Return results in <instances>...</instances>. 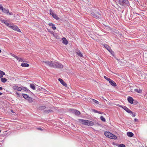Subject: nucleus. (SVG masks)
<instances>
[{
    "label": "nucleus",
    "mask_w": 147,
    "mask_h": 147,
    "mask_svg": "<svg viewBox=\"0 0 147 147\" xmlns=\"http://www.w3.org/2000/svg\"><path fill=\"white\" fill-rule=\"evenodd\" d=\"M22 89L25 91H26L27 92L29 91V92H30V90H28L26 87H23Z\"/></svg>",
    "instance_id": "nucleus-28"
},
{
    "label": "nucleus",
    "mask_w": 147,
    "mask_h": 147,
    "mask_svg": "<svg viewBox=\"0 0 147 147\" xmlns=\"http://www.w3.org/2000/svg\"><path fill=\"white\" fill-rule=\"evenodd\" d=\"M16 94L18 95L19 96H20V94L18 92H16Z\"/></svg>",
    "instance_id": "nucleus-48"
},
{
    "label": "nucleus",
    "mask_w": 147,
    "mask_h": 147,
    "mask_svg": "<svg viewBox=\"0 0 147 147\" xmlns=\"http://www.w3.org/2000/svg\"><path fill=\"white\" fill-rule=\"evenodd\" d=\"M46 108V107L45 106H42L39 107L38 109L39 110H42Z\"/></svg>",
    "instance_id": "nucleus-22"
},
{
    "label": "nucleus",
    "mask_w": 147,
    "mask_h": 147,
    "mask_svg": "<svg viewBox=\"0 0 147 147\" xmlns=\"http://www.w3.org/2000/svg\"><path fill=\"white\" fill-rule=\"evenodd\" d=\"M10 28H11L12 29L18 32H21L19 28L16 26L13 25L11 26H10Z\"/></svg>",
    "instance_id": "nucleus-9"
},
{
    "label": "nucleus",
    "mask_w": 147,
    "mask_h": 147,
    "mask_svg": "<svg viewBox=\"0 0 147 147\" xmlns=\"http://www.w3.org/2000/svg\"><path fill=\"white\" fill-rule=\"evenodd\" d=\"M42 62L45 63L47 65L51 67H52L53 62L51 61H43Z\"/></svg>",
    "instance_id": "nucleus-6"
},
{
    "label": "nucleus",
    "mask_w": 147,
    "mask_h": 147,
    "mask_svg": "<svg viewBox=\"0 0 147 147\" xmlns=\"http://www.w3.org/2000/svg\"><path fill=\"white\" fill-rule=\"evenodd\" d=\"M131 115L133 117H135L136 115L135 113H133L132 114H131Z\"/></svg>",
    "instance_id": "nucleus-45"
},
{
    "label": "nucleus",
    "mask_w": 147,
    "mask_h": 147,
    "mask_svg": "<svg viewBox=\"0 0 147 147\" xmlns=\"http://www.w3.org/2000/svg\"><path fill=\"white\" fill-rule=\"evenodd\" d=\"M16 84H14V85L12 86L13 89L14 90L21 91L22 90V88L17 86Z\"/></svg>",
    "instance_id": "nucleus-7"
},
{
    "label": "nucleus",
    "mask_w": 147,
    "mask_h": 147,
    "mask_svg": "<svg viewBox=\"0 0 147 147\" xmlns=\"http://www.w3.org/2000/svg\"><path fill=\"white\" fill-rule=\"evenodd\" d=\"M36 88L37 89V90H40V88H39L38 87V88Z\"/></svg>",
    "instance_id": "nucleus-53"
},
{
    "label": "nucleus",
    "mask_w": 147,
    "mask_h": 147,
    "mask_svg": "<svg viewBox=\"0 0 147 147\" xmlns=\"http://www.w3.org/2000/svg\"><path fill=\"white\" fill-rule=\"evenodd\" d=\"M99 113V114H103V112H99V111H98V113Z\"/></svg>",
    "instance_id": "nucleus-50"
},
{
    "label": "nucleus",
    "mask_w": 147,
    "mask_h": 147,
    "mask_svg": "<svg viewBox=\"0 0 147 147\" xmlns=\"http://www.w3.org/2000/svg\"><path fill=\"white\" fill-rule=\"evenodd\" d=\"M13 110H11V112H13Z\"/></svg>",
    "instance_id": "nucleus-59"
},
{
    "label": "nucleus",
    "mask_w": 147,
    "mask_h": 147,
    "mask_svg": "<svg viewBox=\"0 0 147 147\" xmlns=\"http://www.w3.org/2000/svg\"><path fill=\"white\" fill-rule=\"evenodd\" d=\"M118 147H125V145L121 144L119 145Z\"/></svg>",
    "instance_id": "nucleus-39"
},
{
    "label": "nucleus",
    "mask_w": 147,
    "mask_h": 147,
    "mask_svg": "<svg viewBox=\"0 0 147 147\" xmlns=\"http://www.w3.org/2000/svg\"><path fill=\"white\" fill-rule=\"evenodd\" d=\"M104 46L108 51H109L111 49L110 47L106 44H104Z\"/></svg>",
    "instance_id": "nucleus-15"
},
{
    "label": "nucleus",
    "mask_w": 147,
    "mask_h": 147,
    "mask_svg": "<svg viewBox=\"0 0 147 147\" xmlns=\"http://www.w3.org/2000/svg\"><path fill=\"white\" fill-rule=\"evenodd\" d=\"M52 16L53 18L57 20H58L59 19L57 15L56 14H54Z\"/></svg>",
    "instance_id": "nucleus-26"
},
{
    "label": "nucleus",
    "mask_w": 147,
    "mask_h": 147,
    "mask_svg": "<svg viewBox=\"0 0 147 147\" xmlns=\"http://www.w3.org/2000/svg\"><path fill=\"white\" fill-rule=\"evenodd\" d=\"M92 102L95 103L97 104H98V101H97V100H96L95 99H92Z\"/></svg>",
    "instance_id": "nucleus-31"
},
{
    "label": "nucleus",
    "mask_w": 147,
    "mask_h": 147,
    "mask_svg": "<svg viewBox=\"0 0 147 147\" xmlns=\"http://www.w3.org/2000/svg\"><path fill=\"white\" fill-rule=\"evenodd\" d=\"M1 22L2 23L5 24V23H6V22H7V21L6 20H2L1 21Z\"/></svg>",
    "instance_id": "nucleus-40"
},
{
    "label": "nucleus",
    "mask_w": 147,
    "mask_h": 147,
    "mask_svg": "<svg viewBox=\"0 0 147 147\" xmlns=\"http://www.w3.org/2000/svg\"><path fill=\"white\" fill-rule=\"evenodd\" d=\"M11 55L12 57H14L15 58V57H16V55H14L13 54H11Z\"/></svg>",
    "instance_id": "nucleus-46"
},
{
    "label": "nucleus",
    "mask_w": 147,
    "mask_h": 147,
    "mask_svg": "<svg viewBox=\"0 0 147 147\" xmlns=\"http://www.w3.org/2000/svg\"><path fill=\"white\" fill-rule=\"evenodd\" d=\"M51 112H53V111L51 110H45L44 111V112L45 113H48Z\"/></svg>",
    "instance_id": "nucleus-29"
},
{
    "label": "nucleus",
    "mask_w": 147,
    "mask_h": 147,
    "mask_svg": "<svg viewBox=\"0 0 147 147\" xmlns=\"http://www.w3.org/2000/svg\"><path fill=\"white\" fill-rule=\"evenodd\" d=\"M37 129H38V130H40L41 131H42L43 130V129L40 128H37Z\"/></svg>",
    "instance_id": "nucleus-47"
},
{
    "label": "nucleus",
    "mask_w": 147,
    "mask_h": 147,
    "mask_svg": "<svg viewBox=\"0 0 147 147\" xmlns=\"http://www.w3.org/2000/svg\"><path fill=\"white\" fill-rule=\"evenodd\" d=\"M109 81L110 84L113 86L115 87L117 85L115 82L111 79Z\"/></svg>",
    "instance_id": "nucleus-13"
},
{
    "label": "nucleus",
    "mask_w": 147,
    "mask_h": 147,
    "mask_svg": "<svg viewBox=\"0 0 147 147\" xmlns=\"http://www.w3.org/2000/svg\"><path fill=\"white\" fill-rule=\"evenodd\" d=\"M119 107H121L125 111V110L127 108L125 106H122V105H120Z\"/></svg>",
    "instance_id": "nucleus-34"
},
{
    "label": "nucleus",
    "mask_w": 147,
    "mask_h": 147,
    "mask_svg": "<svg viewBox=\"0 0 147 147\" xmlns=\"http://www.w3.org/2000/svg\"><path fill=\"white\" fill-rule=\"evenodd\" d=\"M58 80L63 86L66 87L67 86V84L62 79L59 78Z\"/></svg>",
    "instance_id": "nucleus-12"
},
{
    "label": "nucleus",
    "mask_w": 147,
    "mask_h": 147,
    "mask_svg": "<svg viewBox=\"0 0 147 147\" xmlns=\"http://www.w3.org/2000/svg\"><path fill=\"white\" fill-rule=\"evenodd\" d=\"M127 100L128 102L131 104H133V101L134 100L133 98L132 97L130 96H129L127 97Z\"/></svg>",
    "instance_id": "nucleus-11"
},
{
    "label": "nucleus",
    "mask_w": 147,
    "mask_h": 147,
    "mask_svg": "<svg viewBox=\"0 0 147 147\" xmlns=\"http://www.w3.org/2000/svg\"><path fill=\"white\" fill-rule=\"evenodd\" d=\"M119 107H121L125 111V110L127 108L125 106H122V105H120Z\"/></svg>",
    "instance_id": "nucleus-33"
},
{
    "label": "nucleus",
    "mask_w": 147,
    "mask_h": 147,
    "mask_svg": "<svg viewBox=\"0 0 147 147\" xmlns=\"http://www.w3.org/2000/svg\"><path fill=\"white\" fill-rule=\"evenodd\" d=\"M92 110L93 112H94V113H98V111L95 109H92Z\"/></svg>",
    "instance_id": "nucleus-42"
},
{
    "label": "nucleus",
    "mask_w": 147,
    "mask_h": 147,
    "mask_svg": "<svg viewBox=\"0 0 147 147\" xmlns=\"http://www.w3.org/2000/svg\"><path fill=\"white\" fill-rule=\"evenodd\" d=\"M5 24L7 26L10 28V26H11L12 25H11L9 23L7 22L6 23H5Z\"/></svg>",
    "instance_id": "nucleus-37"
},
{
    "label": "nucleus",
    "mask_w": 147,
    "mask_h": 147,
    "mask_svg": "<svg viewBox=\"0 0 147 147\" xmlns=\"http://www.w3.org/2000/svg\"><path fill=\"white\" fill-rule=\"evenodd\" d=\"M62 42L65 45H67V44L68 43V41L65 38H62Z\"/></svg>",
    "instance_id": "nucleus-14"
},
{
    "label": "nucleus",
    "mask_w": 147,
    "mask_h": 147,
    "mask_svg": "<svg viewBox=\"0 0 147 147\" xmlns=\"http://www.w3.org/2000/svg\"><path fill=\"white\" fill-rule=\"evenodd\" d=\"M27 100L30 103H32L33 102V100L32 98L30 96L27 99Z\"/></svg>",
    "instance_id": "nucleus-19"
},
{
    "label": "nucleus",
    "mask_w": 147,
    "mask_h": 147,
    "mask_svg": "<svg viewBox=\"0 0 147 147\" xmlns=\"http://www.w3.org/2000/svg\"><path fill=\"white\" fill-rule=\"evenodd\" d=\"M102 12L99 10H95L94 12H92L91 14L92 17L98 19H100L101 18Z\"/></svg>",
    "instance_id": "nucleus-1"
},
{
    "label": "nucleus",
    "mask_w": 147,
    "mask_h": 147,
    "mask_svg": "<svg viewBox=\"0 0 147 147\" xmlns=\"http://www.w3.org/2000/svg\"><path fill=\"white\" fill-rule=\"evenodd\" d=\"M19 61H20L21 62L23 61V59L22 58H21V59H20V60Z\"/></svg>",
    "instance_id": "nucleus-49"
},
{
    "label": "nucleus",
    "mask_w": 147,
    "mask_h": 147,
    "mask_svg": "<svg viewBox=\"0 0 147 147\" xmlns=\"http://www.w3.org/2000/svg\"><path fill=\"white\" fill-rule=\"evenodd\" d=\"M1 129H0V133L1 132Z\"/></svg>",
    "instance_id": "nucleus-61"
},
{
    "label": "nucleus",
    "mask_w": 147,
    "mask_h": 147,
    "mask_svg": "<svg viewBox=\"0 0 147 147\" xmlns=\"http://www.w3.org/2000/svg\"><path fill=\"white\" fill-rule=\"evenodd\" d=\"M3 89V88L2 87H0V90H2Z\"/></svg>",
    "instance_id": "nucleus-55"
},
{
    "label": "nucleus",
    "mask_w": 147,
    "mask_h": 147,
    "mask_svg": "<svg viewBox=\"0 0 147 147\" xmlns=\"http://www.w3.org/2000/svg\"><path fill=\"white\" fill-rule=\"evenodd\" d=\"M51 34H53V36H54L56 38H58V35L56 34H53V33H51Z\"/></svg>",
    "instance_id": "nucleus-38"
},
{
    "label": "nucleus",
    "mask_w": 147,
    "mask_h": 147,
    "mask_svg": "<svg viewBox=\"0 0 147 147\" xmlns=\"http://www.w3.org/2000/svg\"><path fill=\"white\" fill-rule=\"evenodd\" d=\"M104 78L106 79V80H107L108 81H109V80H110V79L109 78H107V77L106 76H104Z\"/></svg>",
    "instance_id": "nucleus-35"
},
{
    "label": "nucleus",
    "mask_w": 147,
    "mask_h": 147,
    "mask_svg": "<svg viewBox=\"0 0 147 147\" xmlns=\"http://www.w3.org/2000/svg\"><path fill=\"white\" fill-rule=\"evenodd\" d=\"M4 8H3V6L1 5H0V9L2 11Z\"/></svg>",
    "instance_id": "nucleus-44"
},
{
    "label": "nucleus",
    "mask_w": 147,
    "mask_h": 147,
    "mask_svg": "<svg viewBox=\"0 0 147 147\" xmlns=\"http://www.w3.org/2000/svg\"><path fill=\"white\" fill-rule=\"evenodd\" d=\"M112 55L113 56H114L115 55V53L111 49L109 51Z\"/></svg>",
    "instance_id": "nucleus-30"
},
{
    "label": "nucleus",
    "mask_w": 147,
    "mask_h": 147,
    "mask_svg": "<svg viewBox=\"0 0 147 147\" xmlns=\"http://www.w3.org/2000/svg\"><path fill=\"white\" fill-rule=\"evenodd\" d=\"M69 111L71 112L74 113L76 115H78L81 114L80 112L75 109H70Z\"/></svg>",
    "instance_id": "nucleus-8"
},
{
    "label": "nucleus",
    "mask_w": 147,
    "mask_h": 147,
    "mask_svg": "<svg viewBox=\"0 0 147 147\" xmlns=\"http://www.w3.org/2000/svg\"><path fill=\"white\" fill-rule=\"evenodd\" d=\"M1 71H1V70H0V74H1Z\"/></svg>",
    "instance_id": "nucleus-58"
},
{
    "label": "nucleus",
    "mask_w": 147,
    "mask_h": 147,
    "mask_svg": "<svg viewBox=\"0 0 147 147\" xmlns=\"http://www.w3.org/2000/svg\"><path fill=\"white\" fill-rule=\"evenodd\" d=\"M2 94L3 93H2L0 92V96L2 95Z\"/></svg>",
    "instance_id": "nucleus-57"
},
{
    "label": "nucleus",
    "mask_w": 147,
    "mask_h": 147,
    "mask_svg": "<svg viewBox=\"0 0 147 147\" xmlns=\"http://www.w3.org/2000/svg\"><path fill=\"white\" fill-rule=\"evenodd\" d=\"M125 111H126L129 113L130 114H132L133 113V112L130 110L128 108H127V109H126Z\"/></svg>",
    "instance_id": "nucleus-18"
},
{
    "label": "nucleus",
    "mask_w": 147,
    "mask_h": 147,
    "mask_svg": "<svg viewBox=\"0 0 147 147\" xmlns=\"http://www.w3.org/2000/svg\"><path fill=\"white\" fill-rule=\"evenodd\" d=\"M104 134L106 137L109 138L114 140H116L117 138V137L115 135L109 131H105Z\"/></svg>",
    "instance_id": "nucleus-3"
},
{
    "label": "nucleus",
    "mask_w": 147,
    "mask_h": 147,
    "mask_svg": "<svg viewBox=\"0 0 147 147\" xmlns=\"http://www.w3.org/2000/svg\"><path fill=\"white\" fill-rule=\"evenodd\" d=\"M134 91L138 93H141L142 92V90L140 89H134Z\"/></svg>",
    "instance_id": "nucleus-23"
},
{
    "label": "nucleus",
    "mask_w": 147,
    "mask_h": 147,
    "mask_svg": "<svg viewBox=\"0 0 147 147\" xmlns=\"http://www.w3.org/2000/svg\"><path fill=\"white\" fill-rule=\"evenodd\" d=\"M63 66L60 63L57 62H53L52 67H53L61 68L63 67Z\"/></svg>",
    "instance_id": "nucleus-5"
},
{
    "label": "nucleus",
    "mask_w": 147,
    "mask_h": 147,
    "mask_svg": "<svg viewBox=\"0 0 147 147\" xmlns=\"http://www.w3.org/2000/svg\"><path fill=\"white\" fill-rule=\"evenodd\" d=\"M77 53L79 56H80V57H83V55L80 52V51Z\"/></svg>",
    "instance_id": "nucleus-36"
},
{
    "label": "nucleus",
    "mask_w": 147,
    "mask_h": 147,
    "mask_svg": "<svg viewBox=\"0 0 147 147\" xmlns=\"http://www.w3.org/2000/svg\"><path fill=\"white\" fill-rule=\"evenodd\" d=\"M19 57L16 56V57H15V58H16V59H18V58Z\"/></svg>",
    "instance_id": "nucleus-52"
},
{
    "label": "nucleus",
    "mask_w": 147,
    "mask_h": 147,
    "mask_svg": "<svg viewBox=\"0 0 147 147\" xmlns=\"http://www.w3.org/2000/svg\"><path fill=\"white\" fill-rule=\"evenodd\" d=\"M1 50L0 49V53H1Z\"/></svg>",
    "instance_id": "nucleus-60"
},
{
    "label": "nucleus",
    "mask_w": 147,
    "mask_h": 147,
    "mask_svg": "<svg viewBox=\"0 0 147 147\" xmlns=\"http://www.w3.org/2000/svg\"><path fill=\"white\" fill-rule=\"evenodd\" d=\"M3 12L7 14H9V15H12V13L11 12H9V9H8L4 8L2 11Z\"/></svg>",
    "instance_id": "nucleus-10"
},
{
    "label": "nucleus",
    "mask_w": 147,
    "mask_h": 147,
    "mask_svg": "<svg viewBox=\"0 0 147 147\" xmlns=\"http://www.w3.org/2000/svg\"><path fill=\"white\" fill-rule=\"evenodd\" d=\"M119 3L122 5L129 6V3L127 0H118Z\"/></svg>",
    "instance_id": "nucleus-4"
},
{
    "label": "nucleus",
    "mask_w": 147,
    "mask_h": 147,
    "mask_svg": "<svg viewBox=\"0 0 147 147\" xmlns=\"http://www.w3.org/2000/svg\"><path fill=\"white\" fill-rule=\"evenodd\" d=\"M78 120L80 123L86 125L92 126L94 124V122L90 120L81 119H79Z\"/></svg>",
    "instance_id": "nucleus-2"
},
{
    "label": "nucleus",
    "mask_w": 147,
    "mask_h": 147,
    "mask_svg": "<svg viewBox=\"0 0 147 147\" xmlns=\"http://www.w3.org/2000/svg\"><path fill=\"white\" fill-rule=\"evenodd\" d=\"M132 17H133L132 15L131 14H130V16L129 17V20H132Z\"/></svg>",
    "instance_id": "nucleus-43"
},
{
    "label": "nucleus",
    "mask_w": 147,
    "mask_h": 147,
    "mask_svg": "<svg viewBox=\"0 0 147 147\" xmlns=\"http://www.w3.org/2000/svg\"><path fill=\"white\" fill-rule=\"evenodd\" d=\"M21 58L20 57H18V59H17L19 61L20 60V59H21Z\"/></svg>",
    "instance_id": "nucleus-54"
},
{
    "label": "nucleus",
    "mask_w": 147,
    "mask_h": 147,
    "mask_svg": "<svg viewBox=\"0 0 147 147\" xmlns=\"http://www.w3.org/2000/svg\"><path fill=\"white\" fill-rule=\"evenodd\" d=\"M21 66L23 67H28L29 66V65L27 63H23L21 64Z\"/></svg>",
    "instance_id": "nucleus-20"
},
{
    "label": "nucleus",
    "mask_w": 147,
    "mask_h": 147,
    "mask_svg": "<svg viewBox=\"0 0 147 147\" xmlns=\"http://www.w3.org/2000/svg\"><path fill=\"white\" fill-rule=\"evenodd\" d=\"M30 87L31 88L34 90H35L36 89V87L34 84H30Z\"/></svg>",
    "instance_id": "nucleus-24"
},
{
    "label": "nucleus",
    "mask_w": 147,
    "mask_h": 147,
    "mask_svg": "<svg viewBox=\"0 0 147 147\" xmlns=\"http://www.w3.org/2000/svg\"><path fill=\"white\" fill-rule=\"evenodd\" d=\"M127 135L129 137H133L134 135V134L131 132H127Z\"/></svg>",
    "instance_id": "nucleus-16"
},
{
    "label": "nucleus",
    "mask_w": 147,
    "mask_h": 147,
    "mask_svg": "<svg viewBox=\"0 0 147 147\" xmlns=\"http://www.w3.org/2000/svg\"><path fill=\"white\" fill-rule=\"evenodd\" d=\"M50 14L52 16L53 15L55 14L53 12L51 9H50L49 10Z\"/></svg>",
    "instance_id": "nucleus-32"
},
{
    "label": "nucleus",
    "mask_w": 147,
    "mask_h": 147,
    "mask_svg": "<svg viewBox=\"0 0 147 147\" xmlns=\"http://www.w3.org/2000/svg\"><path fill=\"white\" fill-rule=\"evenodd\" d=\"M100 119L103 121L105 122L106 121V120L105 118H104V117L102 116H101L100 117Z\"/></svg>",
    "instance_id": "nucleus-27"
},
{
    "label": "nucleus",
    "mask_w": 147,
    "mask_h": 147,
    "mask_svg": "<svg viewBox=\"0 0 147 147\" xmlns=\"http://www.w3.org/2000/svg\"><path fill=\"white\" fill-rule=\"evenodd\" d=\"M7 79L3 78H2L1 79V81L3 83H5L7 81Z\"/></svg>",
    "instance_id": "nucleus-25"
},
{
    "label": "nucleus",
    "mask_w": 147,
    "mask_h": 147,
    "mask_svg": "<svg viewBox=\"0 0 147 147\" xmlns=\"http://www.w3.org/2000/svg\"><path fill=\"white\" fill-rule=\"evenodd\" d=\"M134 120H135V122H138V119H136V118H135V119Z\"/></svg>",
    "instance_id": "nucleus-51"
},
{
    "label": "nucleus",
    "mask_w": 147,
    "mask_h": 147,
    "mask_svg": "<svg viewBox=\"0 0 147 147\" xmlns=\"http://www.w3.org/2000/svg\"><path fill=\"white\" fill-rule=\"evenodd\" d=\"M22 95L23 96V97L27 100V99L28 98L29 96V95H28V94H22Z\"/></svg>",
    "instance_id": "nucleus-21"
},
{
    "label": "nucleus",
    "mask_w": 147,
    "mask_h": 147,
    "mask_svg": "<svg viewBox=\"0 0 147 147\" xmlns=\"http://www.w3.org/2000/svg\"><path fill=\"white\" fill-rule=\"evenodd\" d=\"M5 73L3 72V71H2L1 73L0 74L1 75H2V77H3V75H5Z\"/></svg>",
    "instance_id": "nucleus-41"
},
{
    "label": "nucleus",
    "mask_w": 147,
    "mask_h": 147,
    "mask_svg": "<svg viewBox=\"0 0 147 147\" xmlns=\"http://www.w3.org/2000/svg\"><path fill=\"white\" fill-rule=\"evenodd\" d=\"M2 78V75H1L0 74V78Z\"/></svg>",
    "instance_id": "nucleus-56"
},
{
    "label": "nucleus",
    "mask_w": 147,
    "mask_h": 147,
    "mask_svg": "<svg viewBox=\"0 0 147 147\" xmlns=\"http://www.w3.org/2000/svg\"><path fill=\"white\" fill-rule=\"evenodd\" d=\"M49 26H51L52 28L54 30L56 29V28L55 26V25L52 23H49Z\"/></svg>",
    "instance_id": "nucleus-17"
}]
</instances>
